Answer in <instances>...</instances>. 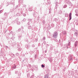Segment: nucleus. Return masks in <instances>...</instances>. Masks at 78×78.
<instances>
[{
	"label": "nucleus",
	"mask_w": 78,
	"mask_h": 78,
	"mask_svg": "<svg viewBox=\"0 0 78 78\" xmlns=\"http://www.w3.org/2000/svg\"><path fill=\"white\" fill-rule=\"evenodd\" d=\"M58 33H57V32H55L53 36L54 37H56Z\"/></svg>",
	"instance_id": "obj_1"
},
{
	"label": "nucleus",
	"mask_w": 78,
	"mask_h": 78,
	"mask_svg": "<svg viewBox=\"0 0 78 78\" xmlns=\"http://www.w3.org/2000/svg\"><path fill=\"white\" fill-rule=\"evenodd\" d=\"M69 16V17H72V13H70Z\"/></svg>",
	"instance_id": "obj_2"
},
{
	"label": "nucleus",
	"mask_w": 78,
	"mask_h": 78,
	"mask_svg": "<svg viewBox=\"0 0 78 78\" xmlns=\"http://www.w3.org/2000/svg\"><path fill=\"white\" fill-rule=\"evenodd\" d=\"M41 67H42V68H44V67H45V66H44L43 65H42L41 66Z\"/></svg>",
	"instance_id": "obj_3"
},
{
	"label": "nucleus",
	"mask_w": 78,
	"mask_h": 78,
	"mask_svg": "<svg viewBox=\"0 0 78 78\" xmlns=\"http://www.w3.org/2000/svg\"><path fill=\"white\" fill-rule=\"evenodd\" d=\"M69 20H71L72 19V17H69Z\"/></svg>",
	"instance_id": "obj_4"
},
{
	"label": "nucleus",
	"mask_w": 78,
	"mask_h": 78,
	"mask_svg": "<svg viewBox=\"0 0 78 78\" xmlns=\"http://www.w3.org/2000/svg\"><path fill=\"white\" fill-rule=\"evenodd\" d=\"M43 39L44 40H45V37H44L43 38Z\"/></svg>",
	"instance_id": "obj_5"
},
{
	"label": "nucleus",
	"mask_w": 78,
	"mask_h": 78,
	"mask_svg": "<svg viewBox=\"0 0 78 78\" xmlns=\"http://www.w3.org/2000/svg\"><path fill=\"white\" fill-rule=\"evenodd\" d=\"M75 47H76V44H75Z\"/></svg>",
	"instance_id": "obj_6"
}]
</instances>
